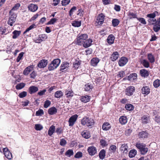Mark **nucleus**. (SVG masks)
<instances>
[{"instance_id":"f257e3e1","label":"nucleus","mask_w":160,"mask_h":160,"mask_svg":"<svg viewBox=\"0 0 160 160\" xmlns=\"http://www.w3.org/2000/svg\"><path fill=\"white\" fill-rule=\"evenodd\" d=\"M81 123L83 125L90 127L94 125V120L92 119L89 118L85 117L83 118L82 120Z\"/></svg>"},{"instance_id":"f03ea898","label":"nucleus","mask_w":160,"mask_h":160,"mask_svg":"<svg viewBox=\"0 0 160 160\" xmlns=\"http://www.w3.org/2000/svg\"><path fill=\"white\" fill-rule=\"evenodd\" d=\"M136 146L142 154H145L148 151V148L146 147V144L143 143L138 142L136 143Z\"/></svg>"},{"instance_id":"7ed1b4c3","label":"nucleus","mask_w":160,"mask_h":160,"mask_svg":"<svg viewBox=\"0 0 160 160\" xmlns=\"http://www.w3.org/2000/svg\"><path fill=\"white\" fill-rule=\"evenodd\" d=\"M60 62L61 60L60 59H54L49 65L48 68L49 70L52 71L56 69L59 66Z\"/></svg>"},{"instance_id":"20e7f679","label":"nucleus","mask_w":160,"mask_h":160,"mask_svg":"<svg viewBox=\"0 0 160 160\" xmlns=\"http://www.w3.org/2000/svg\"><path fill=\"white\" fill-rule=\"evenodd\" d=\"M88 38L87 34H79L77 37V44L78 45H82L84 41Z\"/></svg>"},{"instance_id":"39448f33","label":"nucleus","mask_w":160,"mask_h":160,"mask_svg":"<svg viewBox=\"0 0 160 160\" xmlns=\"http://www.w3.org/2000/svg\"><path fill=\"white\" fill-rule=\"evenodd\" d=\"M105 17V15L102 13L99 14L95 21L96 25L99 26L102 24L104 21Z\"/></svg>"},{"instance_id":"423d86ee","label":"nucleus","mask_w":160,"mask_h":160,"mask_svg":"<svg viewBox=\"0 0 160 160\" xmlns=\"http://www.w3.org/2000/svg\"><path fill=\"white\" fill-rule=\"evenodd\" d=\"M16 18V15L14 13H12V14H10L9 18L8 21V23L11 26L13 25V23L15 21Z\"/></svg>"},{"instance_id":"0eeeda50","label":"nucleus","mask_w":160,"mask_h":160,"mask_svg":"<svg viewBox=\"0 0 160 160\" xmlns=\"http://www.w3.org/2000/svg\"><path fill=\"white\" fill-rule=\"evenodd\" d=\"M135 91V88L133 86L128 87L125 90V94L128 96L132 95Z\"/></svg>"},{"instance_id":"6e6552de","label":"nucleus","mask_w":160,"mask_h":160,"mask_svg":"<svg viewBox=\"0 0 160 160\" xmlns=\"http://www.w3.org/2000/svg\"><path fill=\"white\" fill-rule=\"evenodd\" d=\"M78 116L76 115H74L72 116L69 119L68 121L69 125V126H72L75 123L77 119Z\"/></svg>"},{"instance_id":"1a4fd4ad","label":"nucleus","mask_w":160,"mask_h":160,"mask_svg":"<svg viewBox=\"0 0 160 160\" xmlns=\"http://www.w3.org/2000/svg\"><path fill=\"white\" fill-rule=\"evenodd\" d=\"M3 151L4 155L6 158L8 159H11L12 158V154L8 148H3Z\"/></svg>"},{"instance_id":"9d476101","label":"nucleus","mask_w":160,"mask_h":160,"mask_svg":"<svg viewBox=\"0 0 160 160\" xmlns=\"http://www.w3.org/2000/svg\"><path fill=\"white\" fill-rule=\"evenodd\" d=\"M48 60L46 59H42L38 63L37 66L40 68H43L46 67L48 64Z\"/></svg>"},{"instance_id":"9b49d317","label":"nucleus","mask_w":160,"mask_h":160,"mask_svg":"<svg viewBox=\"0 0 160 160\" xmlns=\"http://www.w3.org/2000/svg\"><path fill=\"white\" fill-rule=\"evenodd\" d=\"M128 59L125 57H121L118 62L119 65L121 67L124 66L128 62Z\"/></svg>"},{"instance_id":"f8f14e48","label":"nucleus","mask_w":160,"mask_h":160,"mask_svg":"<svg viewBox=\"0 0 160 160\" xmlns=\"http://www.w3.org/2000/svg\"><path fill=\"white\" fill-rule=\"evenodd\" d=\"M92 40L91 39L89 38L88 39H86L84 41L82 45L84 48H88L92 45Z\"/></svg>"},{"instance_id":"ddd939ff","label":"nucleus","mask_w":160,"mask_h":160,"mask_svg":"<svg viewBox=\"0 0 160 160\" xmlns=\"http://www.w3.org/2000/svg\"><path fill=\"white\" fill-rule=\"evenodd\" d=\"M69 63L67 62H63L61 65L60 70H66L69 67Z\"/></svg>"},{"instance_id":"4468645a","label":"nucleus","mask_w":160,"mask_h":160,"mask_svg":"<svg viewBox=\"0 0 160 160\" xmlns=\"http://www.w3.org/2000/svg\"><path fill=\"white\" fill-rule=\"evenodd\" d=\"M142 93L145 95H148L150 92V89L148 86L143 87L141 89Z\"/></svg>"},{"instance_id":"2eb2a0df","label":"nucleus","mask_w":160,"mask_h":160,"mask_svg":"<svg viewBox=\"0 0 160 160\" xmlns=\"http://www.w3.org/2000/svg\"><path fill=\"white\" fill-rule=\"evenodd\" d=\"M88 150L89 154L91 155H94L97 152L96 148L93 146L88 147Z\"/></svg>"},{"instance_id":"dca6fc26","label":"nucleus","mask_w":160,"mask_h":160,"mask_svg":"<svg viewBox=\"0 0 160 160\" xmlns=\"http://www.w3.org/2000/svg\"><path fill=\"white\" fill-rule=\"evenodd\" d=\"M128 147L127 144H122L120 148V150L122 152L127 153L128 152Z\"/></svg>"},{"instance_id":"f3484780","label":"nucleus","mask_w":160,"mask_h":160,"mask_svg":"<svg viewBox=\"0 0 160 160\" xmlns=\"http://www.w3.org/2000/svg\"><path fill=\"white\" fill-rule=\"evenodd\" d=\"M100 60L97 58H93L91 61V64L92 66L95 67L97 66Z\"/></svg>"},{"instance_id":"a211bd4d","label":"nucleus","mask_w":160,"mask_h":160,"mask_svg":"<svg viewBox=\"0 0 160 160\" xmlns=\"http://www.w3.org/2000/svg\"><path fill=\"white\" fill-rule=\"evenodd\" d=\"M38 88L34 86L30 87L28 89L29 92L31 94L34 93L38 91Z\"/></svg>"},{"instance_id":"6ab92c4d","label":"nucleus","mask_w":160,"mask_h":160,"mask_svg":"<svg viewBox=\"0 0 160 160\" xmlns=\"http://www.w3.org/2000/svg\"><path fill=\"white\" fill-rule=\"evenodd\" d=\"M118 53L117 52H115L111 55L110 58L112 61H114L118 59Z\"/></svg>"},{"instance_id":"aec40b11","label":"nucleus","mask_w":160,"mask_h":160,"mask_svg":"<svg viewBox=\"0 0 160 160\" xmlns=\"http://www.w3.org/2000/svg\"><path fill=\"white\" fill-rule=\"evenodd\" d=\"M128 120L126 116H121L119 119L120 123L122 125H124L127 122Z\"/></svg>"},{"instance_id":"412c9836","label":"nucleus","mask_w":160,"mask_h":160,"mask_svg":"<svg viewBox=\"0 0 160 160\" xmlns=\"http://www.w3.org/2000/svg\"><path fill=\"white\" fill-rule=\"evenodd\" d=\"M115 38L112 34L109 35L107 39V41L108 44L111 45L113 43Z\"/></svg>"},{"instance_id":"4be33fe9","label":"nucleus","mask_w":160,"mask_h":160,"mask_svg":"<svg viewBox=\"0 0 160 160\" xmlns=\"http://www.w3.org/2000/svg\"><path fill=\"white\" fill-rule=\"evenodd\" d=\"M33 69L32 66H29L26 68L24 70L23 74L25 75H28Z\"/></svg>"},{"instance_id":"5701e85b","label":"nucleus","mask_w":160,"mask_h":160,"mask_svg":"<svg viewBox=\"0 0 160 160\" xmlns=\"http://www.w3.org/2000/svg\"><path fill=\"white\" fill-rule=\"evenodd\" d=\"M48 112L49 114L52 115L56 114L57 112V110L56 108L53 107L48 109Z\"/></svg>"},{"instance_id":"b1692460","label":"nucleus","mask_w":160,"mask_h":160,"mask_svg":"<svg viewBox=\"0 0 160 160\" xmlns=\"http://www.w3.org/2000/svg\"><path fill=\"white\" fill-rule=\"evenodd\" d=\"M90 99V97L88 95L82 96L81 97L80 100L82 102L86 103L89 102Z\"/></svg>"},{"instance_id":"393cba45","label":"nucleus","mask_w":160,"mask_h":160,"mask_svg":"<svg viewBox=\"0 0 160 160\" xmlns=\"http://www.w3.org/2000/svg\"><path fill=\"white\" fill-rule=\"evenodd\" d=\"M28 8L29 10L33 12L36 11L38 8V7L36 5L32 4H30Z\"/></svg>"},{"instance_id":"a878e982","label":"nucleus","mask_w":160,"mask_h":160,"mask_svg":"<svg viewBox=\"0 0 160 160\" xmlns=\"http://www.w3.org/2000/svg\"><path fill=\"white\" fill-rule=\"evenodd\" d=\"M102 128L104 130L107 131L111 128V126L109 123L104 122L102 125Z\"/></svg>"},{"instance_id":"bb28decb","label":"nucleus","mask_w":160,"mask_h":160,"mask_svg":"<svg viewBox=\"0 0 160 160\" xmlns=\"http://www.w3.org/2000/svg\"><path fill=\"white\" fill-rule=\"evenodd\" d=\"M148 133L146 131H142L138 134V137L140 138H144L148 137Z\"/></svg>"},{"instance_id":"cd10ccee","label":"nucleus","mask_w":160,"mask_h":160,"mask_svg":"<svg viewBox=\"0 0 160 160\" xmlns=\"http://www.w3.org/2000/svg\"><path fill=\"white\" fill-rule=\"evenodd\" d=\"M74 93L72 90L70 89L66 90L65 91V95L67 98L72 97L73 96Z\"/></svg>"},{"instance_id":"c85d7f7f","label":"nucleus","mask_w":160,"mask_h":160,"mask_svg":"<svg viewBox=\"0 0 160 160\" xmlns=\"http://www.w3.org/2000/svg\"><path fill=\"white\" fill-rule=\"evenodd\" d=\"M63 95L62 92L60 90L56 92L54 94V97L56 98H61Z\"/></svg>"},{"instance_id":"c756f323","label":"nucleus","mask_w":160,"mask_h":160,"mask_svg":"<svg viewBox=\"0 0 160 160\" xmlns=\"http://www.w3.org/2000/svg\"><path fill=\"white\" fill-rule=\"evenodd\" d=\"M141 76L143 77H146L148 76V72L147 70L145 69H142L140 71Z\"/></svg>"},{"instance_id":"7c9ffc66","label":"nucleus","mask_w":160,"mask_h":160,"mask_svg":"<svg viewBox=\"0 0 160 160\" xmlns=\"http://www.w3.org/2000/svg\"><path fill=\"white\" fill-rule=\"evenodd\" d=\"M55 127L53 125H52L49 128L48 131V135L49 136H52L55 132Z\"/></svg>"},{"instance_id":"2f4dec72","label":"nucleus","mask_w":160,"mask_h":160,"mask_svg":"<svg viewBox=\"0 0 160 160\" xmlns=\"http://www.w3.org/2000/svg\"><path fill=\"white\" fill-rule=\"evenodd\" d=\"M141 63L146 68L149 67L150 64L149 62L146 59H141L140 60Z\"/></svg>"},{"instance_id":"473e14b6","label":"nucleus","mask_w":160,"mask_h":160,"mask_svg":"<svg viewBox=\"0 0 160 160\" xmlns=\"http://www.w3.org/2000/svg\"><path fill=\"white\" fill-rule=\"evenodd\" d=\"M149 117L145 115L143 116L141 118L142 122L144 124L147 123L149 121Z\"/></svg>"},{"instance_id":"72a5a7b5","label":"nucleus","mask_w":160,"mask_h":160,"mask_svg":"<svg viewBox=\"0 0 160 160\" xmlns=\"http://www.w3.org/2000/svg\"><path fill=\"white\" fill-rule=\"evenodd\" d=\"M105 153V151L104 149L102 150L99 153V156L100 158L103 160L106 156Z\"/></svg>"},{"instance_id":"f704fd0d","label":"nucleus","mask_w":160,"mask_h":160,"mask_svg":"<svg viewBox=\"0 0 160 160\" xmlns=\"http://www.w3.org/2000/svg\"><path fill=\"white\" fill-rule=\"evenodd\" d=\"M148 58L151 63H153L155 62V58L151 53H149L148 54Z\"/></svg>"},{"instance_id":"c9c22d12","label":"nucleus","mask_w":160,"mask_h":160,"mask_svg":"<svg viewBox=\"0 0 160 160\" xmlns=\"http://www.w3.org/2000/svg\"><path fill=\"white\" fill-rule=\"evenodd\" d=\"M81 135L83 138L86 139H88L90 137V133L87 131H84L82 132Z\"/></svg>"},{"instance_id":"e433bc0d","label":"nucleus","mask_w":160,"mask_h":160,"mask_svg":"<svg viewBox=\"0 0 160 160\" xmlns=\"http://www.w3.org/2000/svg\"><path fill=\"white\" fill-rule=\"evenodd\" d=\"M80 64V62L78 60H76L73 62V67L75 69H78L79 67Z\"/></svg>"},{"instance_id":"4c0bfd02","label":"nucleus","mask_w":160,"mask_h":160,"mask_svg":"<svg viewBox=\"0 0 160 160\" xmlns=\"http://www.w3.org/2000/svg\"><path fill=\"white\" fill-rule=\"evenodd\" d=\"M81 22L79 21H74L72 23V25L74 27H79L81 26Z\"/></svg>"},{"instance_id":"58836bf2","label":"nucleus","mask_w":160,"mask_h":160,"mask_svg":"<svg viewBox=\"0 0 160 160\" xmlns=\"http://www.w3.org/2000/svg\"><path fill=\"white\" fill-rule=\"evenodd\" d=\"M137 153V151L135 149L131 150L129 153V156L130 158L134 157Z\"/></svg>"},{"instance_id":"ea45409f","label":"nucleus","mask_w":160,"mask_h":160,"mask_svg":"<svg viewBox=\"0 0 160 160\" xmlns=\"http://www.w3.org/2000/svg\"><path fill=\"white\" fill-rule=\"evenodd\" d=\"M21 33L20 31H18L17 30L14 31L13 32V36H12V38L13 39L16 38L18 36H19Z\"/></svg>"},{"instance_id":"a19ab883","label":"nucleus","mask_w":160,"mask_h":160,"mask_svg":"<svg viewBox=\"0 0 160 160\" xmlns=\"http://www.w3.org/2000/svg\"><path fill=\"white\" fill-rule=\"evenodd\" d=\"M119 20L117 18L113 19L112 20V25L114 27L117 26L119 24Z\"/></svg>"},{"instance_id":"79ce46f5","label":"nucleus","mask_w":160,"mask_h":160,"mask_svg":"<svg viewBox=\"0 0 160 160\" xmlns=\"http://www.w3.org/2000/svg\"><path fill=\"white\" fill-rule=\"evenodd\" d=\"M25 83H20L18 84L16 86V88L17 90L22 89L25 87Z\"/></svg>"},{"instance_id":"37998d69","label":"nucleus","mask_w":160,"mask_h":160,"mask_svg":"<svg viewBox=\"0 0 160 160\" xmlns=\"http://www.w3.org/2000/svg\"><path fill=\"white\" fill-rule=\"evenodd\" d=\"M125 108L128 110L132 111L133 110L134 107L131 104L128 103L125 105Z\"/></svg>"},{"instance_id":"c03bdc74","label":"nucleus","mask_w":160,"mask_h":160,"mask_svg":"<svg viewBox=\"0 0 160 160\" xmlns=\"http://www.w3.org/2000/svg\"><path fill=\"white\" fill-rule=\"evenodd\" d=\"M73 154L74 153L72 150L68 149L66 152L65 155L68 157H70L72 155H73Z\"/></svg>"},{"instance_id":"a18cd8bd","label":"nucleus","mask_w":160,"mask_h":160,"mask_svg":"<svg viewBox=\"0 0 160 160\" xmlns=\"http://www.w3.org/2000/svg\"><path fill=\"white\" fill-rule=\"evenodd\" d=\"M20 5L19 4L17 3V4H16L13 7V8H12L11 10L10 11L9 13L10 14H12V13H13L12 12V11L18 10L19 8L20 7Z\"/></svg>"},{"instance_id":"49530a36","label":"nucleus","mask_w":160,"mask_h":160,"mask_svg":"<svg viewBox=\"0 0 160 160\" xmlns=\"http://www.w3.org/2000/svg\"><path fill=\"white\" fill-rule=\"evenodd\" d=\"M36 27V25L35 24H33L31 25L30 27L27 28L26 30L24 32V33H25L29 31L32 30V29L35 28Z\"/></svg>"},{"instance_id":"de8ad7c7","label":"nucleus","mask_w":160,"mask_h":160,"mask_svg":"<svg viewBox=\"0 0 160 160\" xmlns=\"http://www.w3.org/2000/svg\"><path fill=\"white\" fill-rule=\"evenodd\" d=\"M35 129L37 131H40L43 129V126L40 124H36L35 125Z\"/></svg>"},{"instance_id":"09e8293b","label":"nucleus","mask_w":160,"mask_h":160,"mask_svg":"<svg viewBox=\"0 0 160 160\" xmlns=\"http://www.w3.org/2000/svg\"><path fill=\"white\" fill-rule=\"evenodd\" d=\"M128 15L130 19L135 18H136L137 17L136 14L131 12H128Z\"/></svg>"},{"instance_id":"8fccbe9b","label":"nucleus","mask_w":160,"mask_h":160,"mask_svg":"<svg viewBox=\"0 0 160 160\" xmlns=\"http://www.w3.org/2000/svg\"><path fill=\"white\" fill-rule=\"evenodd\" d=\"M148 21L150 24H154L156 22V19L155 18H149Z\"/></svg>"},{"instance_id":"3c124183","label":"nucleus","mask_w":160,"mask_h":160,"mask_svg":"<svg viewBox=\"0 0 160 160\" xmlns=\"http://www.w3.org/2000/svg\"><path fill=\"white\" fill-rule=\"evenodd\" d=\"M160 85V80L157 79L155 80L153 82V86L155 88L158 87Z\"/></svg>"},{"instance_id":"603ef678","label":"nucleus","mask_w":160,"mask_h":160,"mask_svg":"<svg viewBox=\"0 0 160 160\" xmlns=\"http://www.w3.org/2000/svg\"><path fill=\"white\" fill-rule=\"evenodd\" d=\"M157 13V12H155L153 13L149 14L147 15V17L149 18H154L156 16V13Z\"/></svg>"},{"instance_id":"864d4df0","label":"nucleus","mask_w":160,"mask_h":160,"mask_svg":"<svg viewBox=\"0 0 160 160\" xmlns=\"http://www.w3.org/2000/svg\"><path fill=\"white\" fill-rule=\"evenodd\" d=\"M43 111L42 109H39L36 112V115L37 116H41L43 114Z\"/></svg>"},{"instance_id":"5fc2aeb1","label":"nucleus","mask_w":160,"mask_h":160,"mask_svg":"<svg viewBox=\"0 0 160 160\" xmlns=\"http://www.w3.org/2000/svg\"><path fill=\"white\" fill-rule=\"evenodd\" d=\"M57 20V19L56 18H52L48 22L47 24V25L53 24L55 22H56Z\"/></svg>"},{"instance_id":"6e6d98bb","label":"nucleus","mask_w":160,"mask_h":160,"mask_svg":"<svg viewBox=\"0 0 160 160\" xmlns=\"http://www.w3.org/2000/svg\"><path fill=\"white\" fill-rule=\"evenodd\" d=\"M116 147L114 145H112L109 148V150L111 151L112 152H115L116 150Z\"/></svg>"},{"instance_id":"4d7b16f0","label":"nucleus","mask_w":160,"mask_h":160,"mask_svg":"<svg viewBox=\"0 0 160 160\" xmlns=\"http://www.w3.org/2000/svg\"><path fill=\"white\" fill-rule=\"evenodd\" d=\"M51 102L48 100H47L44 102V107L45 108H48L51 104Z\"/></svg>"},{"instance_id":"13d9d810","label":"nucleus","mask_w":160,"mask_h":160,"mask_svg":"<svg viewBox=\"0 0 160 160\" xmlns=\"http://www.w3.org/2000/svg\"><path fill=\"white\" fill-rule=\"evenodd\" d=\"M27 95V93L25 91H23L20 93L18 95V96L20 98H23L26 97Z\"/></svg>"},{"instance_id":"bf43d9fd","label":"nucleus","mask_w":160,"mask_h":160,"mask_svg":"<svg viewBox=\"0 0 160 160\" xmlns=\"http://www.w3.org/2000/svg\"><path fill=\"white\" fill-rule=\"evenodd\" d=\"M24 54L23 52H21L20 53H19L18 55V56L17 59V62H19L20 61L21 59L22 58V57Z\"/></svg>"},{"instance_id":"052dcab7","label":"nucleus","mask_w":160,"mask_h":160,"mask_svg":"<svg viewBox=\"0 0 160 160\" xmlns=\"http://www.w3.org/2000/svg\"><path fill=\"white\" fill-rule=\"evenodd\" d=\"M125 73L123 71H121L119 72L118 75V77L122 78L125 76Z\"/></svg>"},{"instance_id":"680f3d73","label":"nucleus","mask_w":160,"mask_h":160,"mask_svg":"<svg viewBox=\"0 0 160 160\" xmlns=\"http://www.w3.org/2000/svg\"><path fill=\"white\" fill-rule=\"evenodd\" d=\"M92 86L89 84H87L85 85V90L86 91H88L91 90Z\"/></svg>"},{"instance_id":"e2e57ef3","label":"nucleus","mask_w":160,"mask_h":160,"mask_svg":"<svg viewBox=\"0 0 160 160\" xmlns=\"http://www.w3.org/2000/svg\"><path fill=\"white\" fill-rule=\"evenodd\" d=\"M70 0H63L62 1V6H66L68 5L70 2Z\"/></svg>"},{"instance_id":"0e129e2a","label":"nucleus","mask_w":160,"mask_h":160,"mask_svg":"<svg viewBox=\"0 0 160 160\" xmlns=\"http://www.w3.org/2000/svg\"><path fill=\"white\" fill-rule=\"evenodd\" d=\"M46 92V90L45 89H44L38 92V94L39 96H41L45 95Z\"/></svg>"},{"instance_id":"69168bd1","label":"nucleus","mask_w":160,"mask_h":160,"mask_svg":"<svg viewBox=\"0 0 160 160\" xmlns=\"http://www.w3.org/2000/svg\"><path fill=\"white\" fill-rule=\"evenodd\" d=\"M39 36L40 37V39H41L42 41L45 40L47 38V35L45 34L40 35Z\"/></svg>"},{"instance_id":"338daca9","label":"nucleus","mask_w":160,"mask_h":160,"mask_svg":"<svg viewBox=\"0 0 160 160\" xmlns=\"http://www.w3.org/2000/svg\"><path fill=\"white\" fill-rule=\"evenodd\" d=\"M82 156V153L81 152H78L74 156V157L76 158H79Z\"/></svg>"},{"instance_id":"774afa93","label":"nucleus","mask_w":160,"mask_h":160,"mask_svg":"<svg viewBox=\"0 0 160 160\" xmlns=\"http://www.w3.org/2000/svg\"><path fill=\"white\" fill-rule=\"evenodd\" d=\"M153 29L155 32H157L160 29V27L155 25L154 26Z\"/></svg>"}]
</instances>
